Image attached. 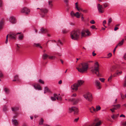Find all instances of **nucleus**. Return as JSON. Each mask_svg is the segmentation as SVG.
<instances>
[{"label":"nucleus","mask_w":126,"mask_h":126,"mask_svg":"<svg viewBox=\"0 0 126 126\" xmlns=\"http://www.w3.org/2000/svg\"><path fill=\"white\" fill-rule=\"evenodd\" d=\"M114 110H115L113 109V108H112V109H110V110L112 112H114Z\"/></svg>","instance_id":"nucleus-61"},{"label":"nucleus","mask_w":126,"mask_h":126,"mask_svg":"<svg viewBox=\"0 0 126 126\" xmlns=\"http://www.w3.org/2000/svg\"><path fill=\"white\" fill-rule=\"evenodd\" d=\"M84 98L88 101L91 102L93 99V97L91 94L88 92L85 94L83 95Z\"/></svg>","instance_id":"nucleus-6"},{"label":"nucleus","mask_w":126,"mask_h":126,"mask_svg":"<svg viewBox=\"0 0 126 126\" xmlns=\"http://www.w3.org/2000/svg\"><path fill=\"white\" fill-rule=\"evenodd\" d=\"M96 120L95 119L92 122H89L86 123L84 126H99L101 124V123L100 121L96 123Z\"/></svg>","instance_id":"nucleus-5"},{"label":"nucleus","mask_w":126,"mask_h":126,"mask_svg":"<svg viewBox=\"0 0 126 126\" xmlns=\"http://www.w3.org/2000/svg\"><path fill=\"white\" fill-rule=\"evenodd\" d=\"M49 59L51 60H54L56 59V57L55 56H49Z\"/></svg>","instance_id":"nucleus-33"},{"label":"nucleus","mask_w":126,"mask_h":126,"mask_svg":"<svg viewBox=\"0 0 126 126\" xmlns=\"http://www.w3.org/2000/svg\"><path fill=\"white\" fill-rule=\"evenodd\" d=\"M4 90L5 93L6 94H8L9 92V89L6 88H5L4 89Z\"/></svg>","instance_id":"nucleus-36"},{"label":"nucleus","mask_w":126,"mask_h":126,"mask_svg":"<svg viewBox=\"0 0 126 126\" xmlns=\"http://www.w3.org/2000/svg\"><path fill=\"white\" fill-rule=\"evenodd\" d=\"M103 6L104 8H106L107 7L108 5L106 3H104L103 4Z\"/></svg>","instance_id":"nucleus-53"},{"label":"nucleus","mask_w":126,"mask_h":126,"mask_svg":"<svg viewBox=\"0 0 126 126\" xmlns=\"http://www.w3.org/2000/svg\"><path fill=\"white\" fill-rule=\"evenodd\" d=\"M120 117H123L124 118H125V116L124 114H122L121 115H120Z\"/></svg>","instance_id":"nucleus-56"},{"label":"nucleus","mask_w":126,"mask_h":126,"mask_svg":"<svg viewBox=\"0 0 126 126\" xmlns=\"http://www.w3.org/2000/svg\"><path fill=\"white\" fill-rule=\"evenodd\" d=\"M91 71L98 77L101 76V75L99 72V65L98 62L95 63L94 66L92 67Z\"/></svg>","instance_id":"nucleus-3"},{"label":"nucleus","mask_w":126,"mask_h":126,"mask_svg":"<svg viewBox=\"0 0 126 126\" xmlns=\"http://www.w3.org/2000/svg\"><path fill=\"white\" fill-rule=\"evenodd\" d=\"M82 11L85 13H87V10H82Z\"/></svg>","instance_id":"nucleus-60"},{"label":"nucleus","mask_w":126,"mask_h":126,"mask_svg":"<svg viewBox=\"0 0 126 126\" xmlns=\"http://www.w3.org/2000/svg\"><path fill=\"white\" fill-rule=\"evenodd\" d=\"M21 33L18 36V39L19 40H22L23 39L24 35L23 34H21Z\"/></svg>","instance_id":"nucleus-29"},{"label":"nucleus","mask_w":126,"mask_h":126,"mask_svg":"<svg viewBox=\"0 0 126 126\" xmlns=\"http://www.w3.org/2000/svg\"><path fill=\"white\" fill-rule=\"evenodd\" d=\"M89 109L90 112L92 113H93L94 112H96L95 109L93 107L89 108Z\"/></svg>","instance_id":"nucleus-20"},{"label":"nucleus","mask_w":126,"mask_h":126,"mask_svg":"<svg viewBox=\"0 0 126 126\" xmlns=\"http://www.w3.org/2000/svg\"><path fill=\"white\" fill-rule=\"evenodd\" d=\"M3 76V75L2 72L0 71V77H2Z\"/></svg>","instance_id":"nucleus-55"},{"label":"nucleus","mask_w":126,"mask_h":126,"mask_svg":"<svg viewBox=\"0 0 126 126\" xmlns=\"http://www.w3.org/2000/svg\"><path fill=\"white\" fill-rule=\"evenodd\" d=\"M94 83L96 86L97 89H99L101 88V87L100 86V83L99 81L95 80L94 81Z\"/></svg>","instance_id":"nucleus-15"},{"label":"nucleus","mask_w":126,"mask_h":126,"mask_svg":"<svg viewBox=\"0 0 126 126\" xmlns=\"http://www.w3.org/2000/svg\"><path fill=\"white\" fill-rule=\"evenodd\" d=\"M113 106L114 107L113 108V109L116 110L120 108V105L118 104L116 105H113Z\"/></svg>","instance_id":"nucleus-25"},{"label":"nucleus","mask_w":126,"mask_h":126,"mask_svg":"<svg viewBox=\"0 0 126 126\" xmlns=\"http://www.w3.org/2000/svg\"><path fill=\"white\" fill-rule=\"evenodd\" d=\"M118 29V28L116 27L115 28H114V31H116Z\"/></svg>","instance_id":"nucleus-62"},{"label":"nucleus","mask_w":126,"mask_h":126,"mask_svg":"<svg viewBox=\"0 0 126 126\" xmlns=\"http://www.w3.org/2000/svg\"><path fill=\"white\" fill-rule=\"evenodd\" d=\"M118 114H116L115 115L113 114L111 116V117L113 119L115 120L118 117Z\"/></svg>","instance_id":"nucleus-27"},{"label":"nucleus","mask_w":126,"mask_h":126,"mask_svg":"<svg viewBox=\"0 0 126 126\" xmlns=\"http://www.w3.org/2000/svg\"><path fill=\"white\" fill-rule=\"evenodd\" d=\"M80 99L79 98H72L69 100V101L72 102L74 104H76L78 103L80 101Z\"/></svg>","instance_id":"nucleus-12"},{"label":"nucleus","mask_w":126,"mask_h":126,"mask_svg":"<svg viewBox=\"0 0 126 126\" xmlns=\"http://www.w3.org/2000/svg\"><path fill=\"white\" fill-rule=\"evenodd\" d=\"M112 21V19L111 18H109L108 21V25H109L111 23V22Z\"/></svg>","instance_id":"nucleus-37"},{"label":"nucleus","mask_w":126,"mask_h":126,"mask_svg":"<svg viewBox=\"0 0 126 126\" xmlns=\"http://www.w3.org/2000/svg\"><path fill=\"white\" fill-rule=\"evenodd\" d=\"M11 109L14 112H15L16 111L18 110V108L16 107H12Z\"/></svg>","instance_id":"nucleus-30"},{"label":"nucleus","mask_w":126,"mask_h":126,"mask_svg":"<svg viewBox=\"0 0 126 126\" xmlns=\"http://www.w3.org/2000/svg\"><path fill=\"white\" fill-rule=\"evenodd\" d=\"M21 12L25 13L26 14H29L30 12V10L26 7H24L21 10Z\"/></svg>","instance_id":"nucleus-13"},{"label":"nucleus","mask_w":126,"mask_h":126,"mask_svg":"<svg viewBox=\"0 0 126 126\" xmlns=\"http://www.w3.org/2000/svg\"><path fill=\"white\" fill-rule=\"evenodd\" d=\"M122 71L118 72L114 74L113 76L114 77H116L118 76L121 75L122 74Z\"/></svg>","instance_id":"nucleus-24"},{"label":"nucleus","mask_w":126,"mask_h":126,"mask_svg":"<svg viewBox=\"0 0 126 126\" xmlns=\"http://www.w3.org/2000/svg\"><path fill=\"white\" fill-rule=\"evenodd\" d=\"M116 68V67L115 66H113L110 69V71L111 72L113 71V70L115 69Z\"/></svg>","instance_id":"nucleus-39"},{"label":"nucleus","mask_w":126,"mask_h":126,"mask_svg":"<svg viewBox=\"0 0 126 126\" xmlns=\"http://www.w3.org/2000/svg\"><path fill=\"white\" fill-rule=\"evenodd\" d=\"M8 34L7 35L6 37V41L5 42V43L6 44H7L8 42Z\"/></svg>","instance_id":"nucleus-48"},{"label":"nucleus","mask_w":126,"mask_h":126,"mask_svg":"<svg viewBox=\"0 0 126 126\" xmlns=\"http://www.w3.org/2000/svg\"><path fill=\"white\" fill-rule=\"evenodd\" d=\"M16 46L17 47V48H16V50H18L20 47L18 46V44H16Z\"/></svg>","instance_id":"nucleus-54"},{"label":"nucleus","mask_w":126,"mask_h":126,"mask_svg":"<svg viewBox=\"0 0 126 126\" xmlns=\"http://www.w3.org/2000/svg\"><path fill=\"white\" fill-rule=\"evenodd\" d=\"M12 123L15 126H18L19 125V123L17 120L15 119H12Z\"/></svg>","instance_id":"nucleus-17"},{"label":"nucleus","mask_w":126,"mask_h":126,"mask_svg":"<svg viewBox=\"0 0 126 126\" xmlns=\"http://www.w3.org/2000/svg\"><path fill=\"white\" fill-rule=\"evenodd\" d=\"M15 79H16L17 80L19 81V79L18 78V75H16L14 77Z\"/></svg>","instance_id":"nucleus-38"},{"label":"nucleus","mask_w":126,"mask_h":126,"mask_svg":"<svg viewBox=\"0 0 126 126\" xmlns=\"http://www.w3.org/2000/svg\"><path fill=\"white\" fill-rule=\"evenodd\" d=\"M62 32L63 33H67L68 32V31L65 30H63Z\"/></svg>","instance_id":"nucleus-51"},{"label":"nucleus","mask_w":126,"mask_h":126,"mask_svg":"<svg viewBox=\"0 0 126 126\" xmlns=\"http://www.w3.org/2000/svg\"><path fill=\"white\" fill-rule=\"evenodd\" d=\"M58 96V95L56 94H55L54 95V96H51V99L52 101H54L56 100V98L57 96Z\"/></svg>","instance_id":"nucleus-21"},{"label":"nucleus","mask_w":126,"mask_h":126,"mask_svg":"<svg viewBox=\"0 0 126 126\" xmlns=\"http://www.w3.org/2000/svg\"><path fill=\"white\" fill-rule=\"evenodd\" d=\"M112 78V76L111 75L109 77L108 79V81H109L110 80H111Z\"/></svg>","instance_id":"nucleus-50"},{"label":"nucleus","mask_w":126,"mask_h":126,"mask_svg":"<svg viewBox=\"0 0 126 126\" xmlns=\"http://www.w3.org/2000/svg\"><path fill=\"white\" fill-rule=\"evenodd\" d=\"M62 82L61 80H60L58 82V83L59 84H61L62 83Z\"/></svg>","instance_id":"nucleus-63"},{"label":"nucleus","mask_w":126,"mask_h":126,"mask_svg":"<svg viewBox=\"0 0 126 126\" xmlns=\"http://www.w3.org/2000/svg\"><path fill=\"white\" fill-rule=\"evenodd\" d=\"M88 68V65L87 63H82L79 64V66L76 67V69L78 71L81 73L87 72Z\"/></svg>","instance_id":"nucleus-1"},{"label":"nucleus","mask_w":126,"mask_h":126,"mask_svg":"<svg viewBox=\"0 0 126 126\" xmlns=\"http://www.w3.org/2000/svg\"><path fill=\"white\" fill-rule=\"evenodd\" d=\"M97 8L98 12L100 13H102L104 12V9L99 4H97Z\"/></svg>","instance_id":"nucleus-11"},{"label":"nucleus","mask_w":126,"mask_h":126,"mask_svg":"<svg viewBox=\"0 0 126 126\" xmlns=\"http://www.w3.org/2000/svg\"><path fill=\"white\" fill-rule=\"evenodd\" d=\"M3 22L1 21L0 22V31L2 29L3 25Z\"/></svg>","instance_id":"nucleus-34"},{"label":"nucleus","mask_w":126,"mask_h":126,"mask_svg":"<svg viewBox=\"0 0 126 126\" xmlns=\"http://www.w3.org/2000/svg\"><path fill=\"white\" fill-rule=\"evenodd\" d=\"M81 13H80L79 12H77L74 13L73 11H72L70 13V15L71 17L74 16L76 17L77 18H79L81 16Z\"/></svg>","instance_id":"nucleus-9"},{"label":"nucleus","mask_w":126,"mask_h":126,"mask_svg":"<svg viewBox=\"0 0 126 126\" xmlns=\"http://www.w3.org/2000/svg\"><path fill=\"white\" fill-rule=\"evenodd\" d=\"M101 109V107L99 105L96 106V109H95L96 112L100 110Z\"/></svg>","instance_id":"nucleus-32"},{"label":"nucleus","mask_w":126,"mask_h":126,"mask_svg":"<svg viewBox=\"0 0 126 126\" xmlns=\"http://www.w3.org/2000/svg\"><path fill=\"white\" fill-rule=\"evenodd\" d=\"M50 92V90L47 87H45L44 88V93H49Z\"/></svg>","instance_id":"nucleus-26"},{"label":"nucleus","mask_w":126,"mask_h":126,"mask_svg":"<svg viewBox=\"0 0 126 126\" xmlns=\"http://www.w3.org/2000/svg\"><path fill=\"white\" fill-rule=\"evenodd\" d=\"M69 111L70 112H74L75 114H77L79 110L77 108L75 107H72L69 109Z\"/></svg>","instance_id":"nucleus-8"},{"label":"nucleus","mask_w":126,"mask_h":126,"mask_svg":"<svg viewBox=\"0 0 126 126\" xmlns=\"http://www.w3.org/2000/svg\"><path fill=\"white\" fill-rule=\"evenodd\" d=\"M42 13V17H45L47 13L48 10L46 8H43L40 9Z\"/></svg>","instance_id":"nucleus-10"},{"label":"nucleus","mask_w":126,"mask_h":126,"mask_svg":"<svg viewBox=\"0 0 126 126\" xmlns=\"http://www.w3.org/2000/svg\"><path fill=\"white\" fill-rule=\"evenodd\" d=\"M99 79L102 82H104L105 80V79L103 78H99Z\"/></svg>","instance_id":"nucleus-45"},{"label":"nucleus","mask_w":126,"mask_h":126,"mask_svg":"<svg viewBox=\"0 0 126 126\" xmlns=\"http://www.w3.org/2000/svg\"><path fill=\"white\" fill-rule=\"evenodd\" d=\"M33 86L36 89H37L38 90H42L40 86L38 84H34L33 85Z\"/></svg>","instance_id":"nucleus-16"},{"label":"nucleus","mask_w":126,"mask_h":126,"mask_svg":"<svg viewBox=\"0 0 126 126\" xmlns=\"http://www.w3.org/2000/svg\"><path fill=\"white\" fill-rule=\"evenodd\" d=\"M124 58L125 60H126V53L124 55Z\"/></svg>","instance_id":"nucleus-64"},{"label":"nucleus","mask_w":126,"mask_h":126,"mask_svg":"<svg viewBox=\"0 0 126 126\" xmlns=\"http://www.w3.org/2000/svg\"><path fill=\"white\" fill-rule=\"evenodd\" d=\"M49 55L46 53H44L42 56V58L44 59H46L48 57Z\"/></svg>","instance_id":"nucleus-22"},{"label":"nucleus","mask_w":126,"mask_h":126,"mask_svg":"<svg viewBox=\"0 0 126 126\" xmlns=\"http://www.w3.org/2000/svg\"><path fill=\"white\" fill-rule=\"evenodd\" d=\"M84 81L82 80H79L78 81L77 83L74 84L72 85L71 88L72 89L77 91L78 90V88L82 86L84 83Z\"/></svg>","instance_id":"nucleus-4"},{"label":"nucleus","mask_w":126,"mask_h":126,"mask_svg":"<svg viewBox=\"0 0 126 126\" xmlns=\"http://www.w3.org/2000/svg\"><path fill=\"white\" fill-rule=\"evenodd\" d=\"M121 125L124 126H126V121L125 122H121Z\"/></svg>","instance_id":"nucleus-44"},{"label":"nucleus","mask_w":126,"mask_h":126,"mask_svg":"<svg viewBox=\"0 0 126 126\" xmlns=\"http://www.w3.org/2000/svg\"><path fill=\"white\" fill-rule=\"evenodd\" d=\"M75 7L80 12L82 11V8L79 7H78V4L77 2L76 3H75Z\"/></svg>","instance_id":"nucleus-18"},{"label":"nucleus","mask_w":126,"mask_h":126,"mask_svg":"<svg viewBox=\"0 0 126 126\" xmlns=\"http://www.w3.org/2000/svg\"><path fill=\"white\" fill-rule=\"evenodd\" d=\"M3 6L2 1L1 0H0V7H1Z\"/></svg>","instance_id":"nucleus-49"},{"label":"nucleus","mask_w":126,"mask_h":126,"mask_svg":"<svg viewBox=\"0 0 126 126\" xmlns=\"http://www.w3.org/2000/svg\"><path fill=\"white\" fill-rule=\"evenodd\" d=\"M81 34L82 37L88 36L90 35V32L88 30L81 31Z\"/></svg>","instance_id":"nucleus-7"},{"label":"nucleus","mask_w":126,"mask_h":126,"mask_svg":"<svg viewBox=\"0 0 126 126\" xmlns=\"http://www.w3.org/2000/svg\"><path fill=\"white\" fill-rule=\"evenodd\" d=\"M39 82H40V83L42 84H44V81L43 80H42L41 79H39Z\"/></svg>","instance_id":"nucleus-42"},{"label":"nucleus","mask_w":126,"mask_h":126,"mask_svg":"<svg viewBox=\"0 0 126 126\" xmlns=\"http://www.w3.org/2000/svg\"><path fill=\"white\" fill-rule=\"evenodd\" d=\"M124 42V40L123 39L119 43H118V46H120L122 45L123 44Z\"/></svg>","instance_id":"nucleus-31"},{"label":"nucleus","mask_w":126,"mask_h":126,"mask_svg":"<svg viewBox=\"0 0 126 126\" xmlns=\"http://www.w3.org/2000/svg\"><path fill=\"white\" fill-rule=\"evenodd\" d=\"M81 35V31L77 30L72 31L70 34L71 37L72 39L77 40L79 38Z\"/></svg>","instance_id":"nucleus-2"},{"label":"nucleus","mask_w":126,"mask_h":126,"mask_svg":"<svg viewBox=\"0 0 126 126\" xmlns=\"http://www.w3.org/2000/svg\"><path fill=\"white\" fill-rule=\"evenodd\" d=\"M7 106L6 105H5L3 106V110L4 111H5L7 110Z\"/></svg>","instance_id":"nucleus-41"},{"label":"nucleus","mask_w":126,"mask_h":126,"mask_svg":"<svg viewBox=\"0 0 126 126\" xmlns=\"http://www.w3.org/2000/svg\"><path fill=\"white\" fill-rule=\"evenodd\" d=\"M94 51L92 53V54L93 56H95L96 54L94 53Z\"/></svg>","instance_id":"nucleus-59"},{"label":"nucleus","mask_w":126,"mask_h":126,"mask_svg":"<svg viewBox=\"0 0 126 126\" xmlns=\"http://www.w3.org/2000/svg\"><path fill=\"white\" fill-rule=\"evenodd\" d=\"M52 2V1L51 0H49L48 1V4L50 7H52L53 6Z\"/></svg>","instance_id":"nucleus-35"},{"label":"nucleus","mask_w":126,"mask_h":126,"mask_svg":"<svg viewBox=\"0 0 126 126\" xmlns=\"http://www.w3.org/2000/svg\"><path fill=\"white\" fill-rule=\"evenodd\" d=\"M77 95H76V94L75 93V94H72L71 96L72 97H75Z\"/></svg>","instance_id":"nucleus-57"},{"label":"nucleus","mask_w":126,"mask_h":126,"mask_svg":"<svg viewBox=\"0 0 126 126\" xmlns=\"http://www.w3.org/2000/svg\"><path fill=\"white\" fill-rule=\"evenodd\" d=\"M90 23L92 24H94L95 23V22L94 20H92L90 21Z\"/></svg>","instance_id":"nucleus-47"},{"label":"nucleus","mask_w":126,"mask_h":126,"mask_svg":"<svg viewBox=\"0 0 126 126\" xmlns=\"http://www.w3.org/2000/svg\"><path fill=\"white\" fill-rule=\"evenodd\" d=\"M9 21L13 24L15 23L16 22V20L13 17H11L10 18Z\"/></svg>","instance_id":"nucleus-19"},{"label":"nucleus","mask_w":126,"mask_h":126,"mask_svg":"<svg viewBox=\"0 0 126 126\" xmlns=\"http://www.w3.org/2000/svg\"><path fill=\"white\" fill-rule=\"evenodd\" d=\"M21 33H17L16 34L12 33L10 34L9 35V37L10 39L15 40L16 39V34H20Z\"/></svg>","instance_id":"nucleus-14"},{"label":"nucleus","mask_w":126,"mask_h":126,"mask_svg":"<svg viewBox=\"0 0 126 126\" xmlns=\"http://www.w3.org/2000/svg\"><path fill=\"white\" fill-rule=\"evenodd\" d=\"M90 27L93 29H96V28L95 26L94 25H92V26H90Z\"/></svg>","instance_id":"nucleus-46"},{"label":"nucleus","mask_w":126,"mask_h":126,"mask_svg":"<svg viewBox=\"0 0 126 126\" xmlns=\"http://www.w3.org/2000/svg\"><path fill=\"white\" fill-rule=\"evenodd\" d=\"M112 56V54L111 53H109V54H108V58L110 57H111Z\"/></svg>","instance_id":"nucleus-52"},{"label":"nucleus","mask_w":126,"mask_h":126,"mask_svg":"<svg viewBox=\"0 0 126 126\" xmlns=\"http://www.w3.org/2000/svg\"><path fill=\"white\" fill-rule=\"evenodd\" d=\"M43 120L42 118H41V121L39 122V125H42L43 124Z\"/></svg>","instance_id":"nucleus-40"},{"label":"nucleus","mask_w":126,"mask_h":126,"mask_svg":"<svg viewBox=\"0 0 126 126\" xmlns=\"http://www.w3.org/2000/svg\"><path fill=\"white\" fill-rule=\"evenodd\" d=\"M33 46L34 47H39L40 48H42V47L40 46V45L39 43H34L33 44Z\"/></svg>","instance_id":"nucleus-28"},{"label":"nucleus","mask_w":126,"mask_h":126,"mask_svg":"<svg viewBox=\"0 0 126 126\" xmlns=\"http://www.w3.org/2000/svg\"><path fill=\"white\" fill-rule=\"evenodd\" d=\"M41 31L42 33H45L47 31V29L44 28H42L41 29Z\"/></svg>","instance_id":"nucleus-23"},{"label":"nucleus","mask_w":126,"mask_h":126,"mask_svg":"<svg viewBox=\"0 0 126 126\" xmlns=\"http://www.w3.org/2000/svg\"><path fill=\"white\" fill-rule=\"evenodd\" d=\"M57 99L58 100L61 101L62 100V98L60 96L58 97V96H57L56 97Z\"/></svg>","instance_id":"nucleus-43"},{"label":"nucleus","mask_w":126,"mask_h":126,"mask_svg":"<svg viewBox=\"0 0 126 126\" xmlns=\"http://www.w3.org/2000/svg\"><path fill=\"white\" fill-rule=\"evenodd\" d=\"M79 119V118H76L74 120V121L76 122H77L78 121Z\"/></svg>","instance_id":"nucleus-58"}]
</instances>
